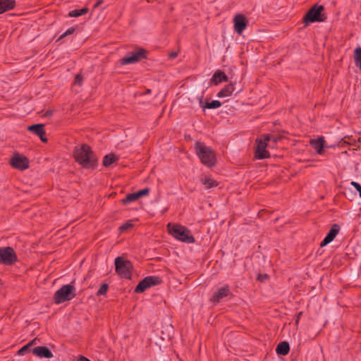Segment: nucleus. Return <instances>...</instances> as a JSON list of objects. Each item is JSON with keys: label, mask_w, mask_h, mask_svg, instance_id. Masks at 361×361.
Segmentation results:
<instances>
[{"label": "nucleus", "mask_w": 361, "mask_h": 361, "mask_svg": "<svg viewBox=\"0 0 361 361\" xmlns=\"http://www.w3.org/2000/svg\"><path fill=\"white\" fill-rule=\"evenodd\" d=\"M88 11H89V8L87 7H84L81 9H75V10L71 11L68 13V16L71 17V18L72 17L76 18V17H79L80 16L87 14L88 13Z\"/></svg>", "instance_id": "nucleus-23"}, {"label": "nucleus", "mask_w": 361, "mask_h": 361, "mask_svg": "<svg viewBox=\"0 0 361 361\" xmlns=\"http://www.w3.org/2000/svg\"><path fill=\"white\" fill-rule=\"evenodd\" d=\"M339 225L336 224H333L324 239L321 242L320 247H324L333 241L337 234L339 233Z\"/></svg>", "instance_id": "nucleus-14"}, {"label": "nucleus", "mask_w": 361, "mask_h": 361, "mask_svg": "<svg viewBox=\"0 0 361 361\" xmlns=\"http://www.w3.org/2000/svg\"><path fill=\"white\" fill-rule=\"evenodd\" d=\"M234 30L240 35L247 25V20L243 14H237L233 18Z\"/></svg>", "instance_id": "nucleus-12"}, {"label": "nucleus", "mask_w": 361, "mask_h": 361, "mask_svg": "<svg viewBox=\"0 0 361 361\" xmlns=\"http://www.w3.org/2000/svg\"><path fill=\"white\" fill-rule=\"evenodd\" d=\"M133 269V266L130 260L126 259L123 257H117L115 259L116 272L122 278L130 279Z\"/></svg>", "instance_id": "nucleus-5"}, {"label": "nucleus", "mask_w": 361, "mask_h": 361, "mask_svg": "<svg viewBox=\"0 0 361 361\" xmlns=\"http://www.w3.org/2000/svg\"><path fill=\"white\" fill-rule=\"evenodd\" d=\"M83 77L81 74H77L75 77L74 82L78 85H81L82 82Z\"/></svg>", "instance_id": "nucleus-34"}, {"label": "nucleus", "mask_w": 361, "mask_h": 361, "mask_svg": "<svg viewBox=\"0 0 361 361\" xmlns=\"http://www.w3.org/2000/svg\"><path fill=\"white\" fill-rule=\"evenodd\" d=\"M228 80V78L226 73L222 71L218 70L212 75L211 83L212 85H217L222 82H227Z\"/></svg>", "instance_id": "nucleus-17"}, {"label": "nucleus", "mask_w": 361, "mask_h": 361, "mask_svg": "<svg viewBox=\"0 0 361 361\" xmlns=\"http://www.w3.org/2000/svg\"><path fill=\"white\" fill-rule=\"evenodd\" d=\"M109 288V286L107 283H103L99 287V290H97V295H104L106 293Z\"/></svg>", "instance_id": "nucleus-29"}, {"label": "nucleus", "mask_w": 361, "mask_h": 361, "mask_svg": "<svg viewBox=\"0 0 361 361\" xmlns=\"http://www.w3.org/2000/svg\"><path fill=\"white\" fill-rule=\"evenodd\" d=\"M133 226V224L130 223V221H128L125 224H123L122 226H120L119 229L121 232L126 231L129 228H131Z\"/></svg>", "instance_id": "nucleus-33"}, {"label": "nucleus", "mask_w": 361, "mask_h": 361, "mask_svg": "<svg viewBox=\"0 0 361 361\" xmlns=\"http://www.w3.org/2000/svg\"><path fill=\"white\" fill-rule=\"evenodd\" d=\"M73 157L79 164L85 169H94L97 164V159L91 147L87 144L77 146L74 149Z\"/></svg>", "instance_id": "nucleus-1"}, {"label": "nucleus", "mask_w": 361, "mask_h": 361, "mask_svg": "<svg viewBox=\"0 0 361 361\" xmlns=\"http://www.w3.org/2000/svg\"><path fill=\"white\" fill-rule=\"evenodd\" d=\"M290 351L289 343L286 341L280 342L276 349L278 355H286Z\"/></svg>", "instance_id": "nucleus-21"}, {"label": "nucleus", "mask_w": 361, "mask_h": 361, "mask_svg": "<svg viewBox=\"0 0 361 361\" xmlns=\"http://www.w3.org/2000/svg\"><path fill=\"white\" fill-rule=\"evenodd\" d=\"M150 92H151V90L148 89V90H146V93L148 94V93H150Z\"/></svg>", "instance_id": "nucleus-42"}, {"label": "nucleus", "mask_w": 361, "mask_h": 361, "mask_svg": "<svg viewBox=\"0 0 361 361\" xmlns=\"http://www.w3.org/2000/svg\"><path fill=\"white\" fill-rule=\"evenodd\" d=\"M161 282L162 280L159 276H147L139 282V283L135 288V292L137 293H142L149 288H151L154 286L159 285Z\"/></svg>", "instance_id": "nucleus-8"}, {"label": "nucleus", "mask_w": 361, "mask_h": 361, "mask_svg": "<svg viewBox=\"0 0 361 361\" xmlns=\"http://www.w3.org/2000/svg\"><path fill=\"white\" fill-rule=\"evenodd\" d=\"M167 228L169 233L176 239L187 243H195V238L191 234L190 231L185 226L179 224L171 225L169 223Z\"/></svg>", "instance_id": "nucleus-3"}, {"label": "nucleus", "mask_w": 361, "mask_h": 361, "mask_svg": "<svg viewBox=\"0 0 361 361\" xmlns=\"http://www.w3.org/2000/svg\"><path fill=\"white\" fill-rule=\"evenodd\" d=\"M324 7L322 5L314 4L304 16L302 23L304 27L315 22H324L326 19L325 13H323Z\"/></svg>", "instance_id": "nucleus-4"}, {"label": "nucleus", "mask_w": 361, "mask_h": 361, "mask_svg": "<svg viewBox=\"0 0 361 361\" xmlns=\"http://www.w3.org/2000/svg\"><path fill=\"white\" fill-rule=\"evenodd\" d=\"M265 141H272L274 143H276L282 139V136L276 134H268L264 136Z\"/></svg>", "instance_id": "nucleus-27"}, {"label": "nucleus", "mask_w": 361, "mask_h": 361, "mask_svg": "<svg viewBox=\"0 0 361 361\" xmlns=\"http://www.w3.org/2000/svg\"><path fill=\"white\" fill-rule=\"evenodd\" d=\"M177 56H178V53L175 52V51L170 53L169 55V58H171V59H174Z\"/></svg>", "instance_id": "nucleus-37"}, {"label": "nucleus", "mask_w": 361, "mask_h": 361, "mask_svg": "<svg viewBox=\"0 0 361 361\" xmlns=\"http://www.w3.org/2000/svg\"><path fill=\"white\" fill-rule=\"evenodd\" d=\"M256 142L257 145L255 151V157L259 159L269 158L270 157V154L266 149L268 142L265 141V137H264L263 139H257Z\"/></svg>", "instance_id": "nucleus-11"}, {"label": "nucleus", "mask_w": 361, "mask_h": 361, "mask_svg": "<svg viewBox=\"0 0 361 361\" xmlns=\"http://www.w3.org/2000/svg\"><path fill=\"white\" fill-rule=\"evenodd\" d=\"M147 1L148 2H149V1H150V0H147Z\"/></svg>", "instance_id": "nucleus-45"}, {"label": "nucleus", "mask_w": 361, "mask_h": 361, "mask_svg": "<svg viewBox=\"0 0 361 361\" xmlns=\"http://www.w3.org/2000/svg\"><path fill=\"white\" fill-rule=\"evenodd\" d=\"M324 138L323 137H319L316 140H311L310 143L311 146L316 150V152L321 154L323 152L324 147Z\"/></svg>", "instance_id": "nucleus-18"}, {"label": "nucleus", "mask_w": 361, "mask_h": 361, "mask_svg": "<svg viewBox=\"0 0 361 361\" xmlns=\"http://www.w3.org/2000/svg\"><path fill=\"white\" fill-rule=\"evenodd\" d=\"M75 28L73 27L68 28L63 34H62L60 36V37L59 38V40L63 39V37H65L67 35L73 34L75 32Z\"/></svg>", "instance_id": "nucleus-31"}, {"label": "nucleus", "mask_w": 361, "mask_h": 361, "mask_svg": "<svg viewBox=\"0 0 361 361\" xmlns=\"http://www.w3.org/2000/svg\"><path fill=\"white\" fill-rule=\"evenodd\" d=\"M147 51L144 49H139L135 52L130 54V56H126L121 59V63L122 65L131 64L137 63L147 57Z\"/></svg>", "instance_id": "nucleus-9"}, {"label": "nucleus", "mask_w": 361, "mask_h": 361, "mask_svg": "<svg viewBox=\"0 0 361 361\" xmlns=\"http://www.w3.org/2000/svg\"><path fill=\"white\" fill-rule=\"evenodd\" d=\"M34 355L39 357L51 358L53 354L51 350L46 346H37L32 350Z\"/></svg>", "instance_id": "nucleus-16"}, {"label": "nucleus", "mask_w": 361, "mask_h": 361, "mask_svg": "<svg viewBox=\"0 0 361 361\" xmlns=\"http://www.w3.org/2000/svg\"><path fill=\"white\" fill-rule=\"evenodd\" d=\"M231 293V290L228 285L219 288L210 298V301L214 303H218L225 297H227Z\"/></svg>", "instance_id": "nucleus-13"}, {"label": "nucleus", "mask_w": 361, "mask_h": 361, "mask_svg": "<svg viewBox=\"0 0 361 361\" xmlns=\"http://www.w3.org/2000/svg\"><path fill=\"white\" fill-rule=\"evenodd\" d=\"M31 347V344H26L23 347H22L18 352L19 355H24L26 353L30 351Z\"/></svg>", "instance_id": "nucleus-30"}, {"label": "nucleus", "mask_w": 361, "mask_h": 361, "mask_svg": "<svg viewBox=\"0 0 361 361\" xmlns=\"http://www.w3.org/2000/svg\"><path fill=\"white\" fill-rule=\"evenodd\" d=\"M149 192V188H145V189H142V190H140L136 192V193H137L138 197L140 198L142 196L148 195Z\"/></svg>", "instance_id": "nucleus-32"}, {"label": "nucleus", "mask_w": 361, "mask_h": 361, "mask_svg": "<svg viewBox=\"0 0 361 361\" xmlns=\"http://www.w3.org/2000/svg\"><path fill=\"white\" fill-rule=\"evenodd\" d=\"M46 114V115H51V111H47V112H46V114Z\"/></svg>", "instance_id": "nucleus-41"}, {"label": "nucleus", "mask_w": 361, "mask_h": 361, "mask_svg": "<svg viewBox=\"0 0 361 361\" xmlns=\"http://www.w3.org/2000/svg\"><path fill=\"white\" fill-rule=\"evenodd\" d=\"M75 288L71 284L62 286L54 295V301L59 305L66 301H69L75 297Z\"/></svg>", "instance_id": "nucleus-6"}, {"label": "nucleus", "mask_w": 361, "mask_h": 361, "mask_svg": "<svg viewBox=\"0 0 361 361\" xmlns=\"http://www.w3.org/2000/svg\"><path fill=\"white\" fill-rule=\"evenodd\" d=\"M103 3V0H98V1L94 4V8L98 7Z\"/></svg>", "instance_id": "nucleus-38"}, {"label": "nucleus", "mask_w": 361, "mask_h": 361, "mask_svg": "<svg viewBox=\"0 0 361 361\" xmlns=\"http://www.w3.org/2000/svg\"><path fill=\"white\" fill-rule=\"evenodd\" d=\"M354 61L357 67L361 70V47H357L354 51Z\"/></svg>", "instance_id": "nucleus-25"}, {"label": "nucleus", "mask_w": 361, "mask_h": 361, "mask_svg": "<svg viewBox=\"0 0 361 361\" xmlns=\"http://www.w3.org/2000/svg\"><path fill=\"white\" fill-rule=\"evenodd\" d=\"M44 127V125L42 123L35 124L28 126L27 130L39 136L42 142H47V138L46 137V133Z\"/></svg>", "instance_id": "nucleus-15"}, {"label": "nucleus", "mask_w": 361, "mask_h": 361, "mask_svg": "<svg viewBox=\"0 0 361 361\" xmlns=\"http://www.w3.org/2000/svg\"><path fill=\"white\" fill-rule=\"evenodd\" d=\"M235 90L234 85L229 83L221 89L217 94L218 97H226L231 96Z\"/></svg>", "instance_id": "nucleus-20"}, {"label": "nucleus", "mask_w": 361, "mask_h": 361, "mask_svg": "<svg viewBox=\"0 0 361 361\" xmlns=\"http://www.w3.org/2000/svg\"><path fill=\"white\" fill-rule=\"evenodd\" d=\"M195 152L201 163L206 166L212 167L216 162L214 151L203 142H196L195 144Z\"/></svg>", "instance_id": "nucleus-2"}, {"label": "nucleus", "mask_w": 361, "mask_h": 361, "mask_svg": "<svg viewBox=\"0 0 361 361\" xmlns=\"http://www.w3.org/2000/svg\"><path fill=\"white\" fill-rule=\"evenodd\" d=\"M18 261V256L11 247H0V263L11 266Z\"/></svg>", "instance_id": "nucleus-7"}, {"label": "nucleus", "mask_w": 361, "mask_h": 361, "mask_svg": "<svg viewBox=\"0 0 361 361\" xmlns=\"http://www.w3.org/2000/svg\"><path fill=\"white\" fill-rule=\"evenodd\" d=\"M221 106V103L218 100H213L211 102H207L204 106H203L204 108L207 109H216Z\"/></svg>", "instance_id": "nucleus-28"}, {"label": "nucleus", "mask_w": 361, "mask_h": 361, "mask_svg": "<svg viewBox=\"0 0 361 361\" xmlns=\"http://www.w3.org/2000/svg\"><path fill=\"white\" fill-rule=\"evenodd\" d=\"M302 312H299L298 314V317H297V319H296V321H295V323L298 324V322H299V319H300V316L302 315Z\"/></svg>", "instance_id": "nucleus-39"}, {"label": "nucleus", "mask_w": 361, "mask_h": 361, "mask_svg": "<svg viewBox=\"0 0 361 361\" xmlns=\"http://www.w3.org/2000/svg\"><path fill=\"white\" fill-rule=\"evenodd\" d=\"M15 6V0H0V14L13 9Z\"/></svg>", "instance_id": "nucleus-19"}, {"label": "nucleus", "mask_w": 361, "mask_h": 361, "mask_svg": "<svg viewBox=\"0 0 361 361\" xmlns=\"http://www.w3.org/2000/svg\"><path fill=\"white\" fill-rule=\"evenodd\" d=\"M77 361H91L90 360H89L88 358H87L85 356H82V355H80L78 359H77Z\"/></svg>", "instance_id": "nucleus-36"}, {"label": "nucleus", "mask_w": 361, "mask_h": 361, "mask_svg": "<svg viewBox=\"0 0 361 361\" xmlns=\"http://www.w3.org/2000/svg\"><path fill=\"white\" fill-rule=\"evenodd\" d=\"M139 199L136 192L130 193L126 195V197L121 200L122 204H126L130 202H135Z\"/></svg>", "instance_id": "nucleus-26"}, {"label": "nucleus", "mask_w": 361, "mask_h": 361, "mask_svg": "<svg viewBox=\"0 0 361 361\" xmlns=\"http://www.w3.org/2000/svg\"><path fill=\"white\" fill-rule=\"evenodd\" d=\"M11 165L18 170H25L29 168L28 159L18 153H15L10 161Z\"/></svg>", "instance_id": "nucleus-10"}, {"label": "nucleus", "mask_w": 361, "mask_h": 361, "mask_svg": "<svg viewBox=\"0 0 361 361\" xmlns=\"http://www.w3.org/2000/svg\"><path fill=\"white\" fill-rule=\"evenodd\" d=\"M265 277H267V274H264V276H263V279H265Z\"/></svg>", "instance_id": "nucleus-43"}, {"label": "nucleus", "mask_w": 361, "mask_h": 361, "mask_svg": "<svg viewBox=\"0 0 361 361\" xmlns=\"http://www.w3.org/2000/svg\"><path fill=\"white\" fill-rule=\"evenodd\" d=\"M118 159V157L113 153L106 154L103 158L102 164L105 167H108Z\"/></svg>", "instance_id": "nucleus-22"}, {"label": "nucleus", "mask_w": 361, "mask_h": 361, "mask_svg": "<svg viewBox=\"0 0 361 361\" xmlns=\"http://www.w3.org/2000/svg\"><path fill=\"white\" fill-rule=\"evenodd\" d=\"M202 182L207 189H210L218 185V182L216 180L209 177H206L204 179H202Z\"/></svg>", "instance_id": "nucleus-24"}, {"label": "nucleus", "mask_w": 361, "mask_h": 361, "mask_svg": "<svg viewBox=\"0 0 361 361\" xmlns=\"http://www.w3.org/2000/svg\"><path fill=\"white\" fill-rule=\"evenodd\" d=\"M265 277H267V274H264V276H263V279H265Z\"/></svg>", "instance_id": "nucleus-44"}, {"label": "nucleus", "mask_w": 361, "mask_h": 361, "mask_svg": "<svg viewBox=\"0 0 361 361\" xmlns=\"http://www.w3.org/2000/svg\"><path fill=\"white\" fill-rule=\"evenodd\" d=\"M34 342H35V339L31 341L30 342H29L27 344H31V346H32L33 345Z\"/></svg>", "instance_id": "nucleus-40"}, {"label": "nucleus", "mask_w": 361, "mask_h": 361, "mask_svg": "<svg viewBox=\"0 0 361 361\" xmlns=\"http://www.w3.org/2000/svg\"><path fill=\"white\" fill-rule=\"evenodd\" d=\"M350 184L357 190V191L359 192L360 197H361V185L355 181H352Z\"/></svg>", "instance_id": "nucleus-35"}]
</instances>
